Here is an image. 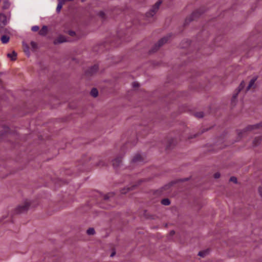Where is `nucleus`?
I'll return each mask as SVG.
<instances>
[{"label":"nucleus","mask_w":262,"mask_h":262,"mask_svg":"<svg viewBox=\"0 0 262 262\" xmlns=\"http://www.w3.org/2000/svg\"><path fill=\"white\" fill-rule=\"evenodd\" d=\"M207 254L206 251H200L199 252L198 255L201 257H204Z\"/></svg>","instance_id":"a878e982"},{"label":"nucleus","mask_w":262,"mask_h":262,"mask_svg":"<svg viewBox=\"0 0 262 262\" xmlns=\"http://www.w3.org/2000/svg\"><path fill=\"white\" fill-rule=\"evenodd\" d=\"M23 46L24 47V50H25V52L26 53V54H28V55L29 56V47H28V46L25 43H23Z\"/></svg>","instance_id":"6ab92c4d"},{"label":"nucleus","mask_w":262,"mask_h":262,"mask_svg":"<svg viewBox=\"0 0 262 262\" xmlns=\"http://www.w3.org/2000/svg\"><path fill=\"white\" fill-rule=\"evenodd\" d=\"M238 93L239 92H238V91L237 90V92L235 94H233V95L232 96V100H231L232 103H234L235 101V100H236Z\"/></svg>","instance_id":"412c9836"},{"label":"nucleus","mask_w":262,"mask_h":262,"mask_svg":"<svg viewBox=\"0 0 262 262\" xmlns=\"http://www.w3.org/2000/svg\"><path fill=\"white\" fill-rule=\"evenodd\" d=\"M30 44L32 49L35 50L37 48V46L35 42L32 41L31 42Z\"/></svg>","instance_id":"5701e85b"},{"label":"nucleus","mask_w":262,"mask_h":262,"mask_svg":"<svg viewBox=\"0 0 262 262\" xmlns=\"http://www.w3.org/2000/svg\"><path fill=\"white\" fill-rule=\"evenodd\" d=\"M168 40L167 37H165L162 38H161L160 40H159L158 42L156 45V47L158 46V48L161 47L162 45H163L164 43H165Z\"/></svg>","instance_id":"6e6552de"},{"label":"nucleus","mask_w":262,"mask_h":262,"mask_svg":"<svg viewBox=\"0 0 262 262\" xmlns=\"http://www.w3.org/2000/svg\"><path fill=\"white\" fill-rule=\"evenodd\" d=\"M10 40L9 36L4 35L1 37V41L4 44H6L9 42Z\"/></svg>","instance_id":"f8f14e48"},{"label":"nucleus","mask_w":262,"mask_h":262,"mask_svg":"<svg viewBox=\"0 0 262 262\" xmlns=\"http://www.w3.org/2000/svg\"><path fill=\"white\" fill-rule=\"evenodd\" d=\"M220 173L219 172H216L214 174V177L215 179H218L220 177Z\"/></svg>","instance_id":"c85d7f7f"},{"label":"nucleus","mask_w":262,"mask_h":262,"mask_svg":"<svg viewBox=\"0 0 262 262\" xmlns=\"http://www.w3.org/2000/svg\"><path fill=\"white\" fill-rule=\"evenodd\" d=\"M197 136H198V135H197V134H194V135H190V136H189L188 137V139H192V138H195Z\"/></svg>","instance_id":"c756f323"},{"label":"nucleus","mask_w":262,"mask_h":262,"mask_svg":"<svg viewBox=\"0 0 262 262\" xmlns=\"http://www.w3.org/2000/svg\"><path fill=\"white\" fill-rule=\"evenodd\" d=\"M86 0H81L82 2H85Z\"/></svg>","instance_id":"4c0bfd02"},{"label":"nucleus","mask_w":262,"mask_h":262,"mask_svg":"<svg viewBox=\"0 0 262 262\" xmlns=\"http://www.w3.org/2000/svg\"><path fill=\"white\" fill-rule=\"evenodd\" d=\"M115 254V252H113V253L111 254V257H113V256H114V255Z\"/></svg>","instance_id":"c9c22d12"},{"label":"nucleus","mask_w":262,"mask_h":262,"mask_svg":"<svg viewBox=\"0 0 262 262\" xmlns=\"http://www.w3.org/2000/svg\"><path fill=\"white\" fill-rule=\"evenodd\" d=\"M63 2H58V5L56 8V11L57 13H59L63 6Z\"/></svg>","instance_id":"dca6fc26"},{"label":"nucleus","mask_w":262,"mask_h":262,"mask_svg":"<svg viewBox=\"0 0 262 262\" xmlns=\"http://www.w3.org/2000/svg\"><path fill=\"white\" fill-rule=\"evenodd\" d=\"M195 116L198 118H203L204 116V114L202 112H197L194 114Z\"/></svg>","instance_id":"aec40b11"},{"label":"nucleus","mask_w":262,"mask_h":262,"mask_svg":"<svg viewBox=\"0 0 262 262\" xmlns=\"http://www.w3.org/2000/svg\"><path fill=\"white\" fill-rule=\"evenodd\" d=\"M261 140V138L260 137L255 138L253 141V146H256L260 144V141Z\"/></svg>","instance_id":"4468645a"},{"label":"nucleus","mask_w":262,"mask_h":262,"mask_svg":"<svg viewBox=\"0 0 262 262\" xmlns=\"http://www.w3.org/2000/svg\"><path fill=\"white\" fill-rule=\"evenodd\" d=\"M121 163V160L120 158H116L113 161V165L115 168L118 167Z\"/></svg>","instance_id":"1a4fd4ad"},{"label":"nucleus","mask_w":262,"mask_h":262,"mask_svg":"<svg viewBox=\"0 0 262 262\" xmlns=\"http://www.w3.org/2000/svg\"><path fill=\"white\" fill-rule=\"evenodd\" d=\"M17 53L15 51H13L12 53H8L7 57L10 58L11 60H15L16 59Z\"/></svg>","instance_id":"ddd939ff"},{"label":"nucleus","mask_w":262,"mask_h":262,"mask_svg":"<svg viewBox=\"0 0 262 262\" xmlns=\"http://www.w3.org/2000/svg\"><path fill=\"white\" fill-rule=\"evenodd\" d=\"M143 159L142 156L139 154H136L132 160V163L133 164H141L143 163Z\"/></svg>","instance_id":"7ed1b4c3"},{"label":"nucleus","mask_w":262,"mask_h":262,"mask_svg":"<svg viewBox=\"0 0 262 262\" xmlns=\"http://www.w3.org/2000/svg\"><path fill=\"white\" fill-rule=\"evenodd\" d=\"M196 15V13H195H195H193L192 14V16L193 17V16H194V15Z\"/></svg>","instance_id":"e433bc0d"},{"label":"nucleus","mask_w":262,"mask_h":262,"mask_svg":"<svg viewBox=\"0 0 262 262\" xmlns=\"http://www.w3.org/2000/svg\"><path fill=\"white\" fill-rule=\"evenodd\" d=\"M48 32V28L46 26H43L39 31V34L41 36H45Z\"/></svg>","instance_id":"9d476101"},{"label":"nucleus","mask_w":262,"mask_h":262,"mask_svg":"<svg viewBox=\"0 0 262 262\" xmlns=\"http://www.w3.org/2000/svg\"><path fill=\"white\" fill-rule=\"evenodd\" d=\"M161 203L164 205L167 206L170 204V202L168 199H164L161 201Z\"/></svg>","instance_id":"f3484780"},{"label":"nucleus","mask_w":262,"mask_h":262,"mask_svg":"<svg viewBox=\"0 0 262 262\" xmlns=\"http://www.w3.org/2000/svg\"><path fill=\"white\" fill-rule=\"evenodd\" d=\"M134 87H138L139 86V84L138 83L134 82L133 83Z\"/></svg>","instance_id":"473e14b6"},{"label":"nucleus","mask_w":262,"mask_h":262,"mask_svg":"<svg viewBox=\"0 0 262 262\" xmlns=\"http://www.w3.org/2000/svg\"><path fill=\"white\" fill-rule=\"evenodd\" d=\"M39 29V28L38 26H34L31 28V30L33 32L38 31Z\"/></svg>","instance_id":"393cba45"},{"label":"nucleus","mask_w":262,"mask_h":262,"mask_svg":"<svg viewBox=\"0 0 262 262\" xmlns=\"http://www.w3.org/2000/svg\"><path fill=\"white\" fill-rule=\"evenodd\" d=\"M68 34L70 35V36H74L75 35L76 33L74 31H69L68 32Z\"/></svg>","instance_id":"cd10ccee"},{"label":"nucleus","mask_w":262,"mask_h":262,"mask_svg":"<svg viewBox=\"0 0 262 262\" xmlns=\"http://www.w3.org/2000/svg\"><path fill=\"white\" fill-rule=\"evenodd\" d=\"M98 70V66L97 65H94L89 70V73L90 74H93L97 72Z\"/></svg>","instance_id":"9b49d317"},{"label":"nucleus","mask_w":262,"mask_h":262,"mask_svg":"<svg viewBox=\"0 0 262 262\" xmlns=\"http://www.w3.org/2000/svg\"><path fill=\"white\" fill-rule=\"evenodd\" d=\"M98 92L96 89L93 88L91 91V95L94 97H96L98 96Z\"/></svg>","instance_id":"2eb2a0df"},{"label":"nucleus","mask_w":262,"mask_h":262,"mask_svg":"<svg viewBox=\"0 0 262 262\" xmlns=\"http://www.w3.org/2000/svg\"><path fill=\"white\" fill-rule=\"evenodd\" d=\"M58 2H63V4H64V3L66 2V1H73V0H58Z\"/></svg>","instance_id":"2f4dec72"},{"label":"nucleus","mask_w":262,"mask_h":262,"mask_svg":"<svg viewBox=\"0 0 262 262\" xmlns=\"http://www.w3.org/2000/svg\"><path fill=\"white\" fill-rule=\"evenodd\" d=\"M130 190L129 188H127V191H125V189L122 190L121 193H126L128 191Z\"/></svg>","instance_id":"7c9ffc66"},{"label":"nucleus","mask_w":262,"mask_h":262,"mask_svg":"<svg viewBox=\"0 0 262 262\" xmlns=\"http://www.w3.org/2000/svg\"><path fill=\"white\" fill-rule=\"evenodd\" d=\"M7 24V17L5 15L0 13V28H3Z\"/></svg>","instance_id":"39448f33"},{"label":"nucleus","mask_w":262,"mask_h":262,"mask_svg":"<svg viewBox=\"0 0 262 262\" xmlns=\"http://www.w3.org/2000/svg\"><path fill=\"white\" fill-rule=\"evenodd\" d=\"M100 15L102 17H103L104 15V13L103 12H100L99 13Z\"/></svg>","instance_id":"f704fd0d"},{"label":"nucleus","mask_w":262,"mask_h":262,"mask_svg":"<svg viewBox=\"0 0 262 262\" xmlns=\"http://www.w3.org/2000/svg\"><path fill=\"white\" fill-rule=\"evenodd\" d=\"M104 200H108L109 199V196H108V195L107 194V195H105L104 197Z\"/></svg>","instance_id":"72a5a7b5"},{"label":"nucleus","mask_w":262,"mask_h":262,"mask_svg":"<svg viewBox=\"0 0 262 262\" xmlns=\"http://www.w3.org/2000/svg\"><path fill=\"white\" fill-rule=\"evenodd\" d=\"M10 6V3L8 1H6L4 2V6L3 7V8L5 9H8Z\"/></svg>","instance_id":"b1692460"},{"label":"nucleus","mask_w":262,"mask_h":262,"mask_svg":"<svg viewBox=\"0 0 262 262\" xmlns=\"http://www.w3.org/2000/svg\"><path fill=\"white\" fill-rule=\"evenodd\" d=\"M31 205L30 201L26 200L21 204L18 205L15 209L16 213H21L27 211Z\"/></svg>","instance_id":"f257e3e1"},{"label":"nucleus","mask_w":262,"mask_h":262,"mask_svg":"<svg viewBox=\"0 0 262 262\" xmlns=\"http://www.w3.org/2000/svg\"><path fill=\"white\" fill-rule=\"evenodd\" d=\"M171 233H172V234H173V233H174V231H171Z\"/></svg>","instance_id":"58836bf2"},{"label":"nucleus","mask_w":262,"mask_h":262,"mask_svg":"<svg viewBox=\"0 0 262 262\" xmlns=\"http://www.w3.org/2000/svg\"><path fill=\"white\" fill-rule=\"evenodd\" d=\"M256 80H257L256 77H253L252 79H251L248 86L246 88V92H248L251 89L254 88L255 87V82Z\"/></svg>","instance_id":"423d86ee"},{"label":"nucleus","mask_w":262,"mask_h":262,"mask_svg":"<svg viewBox=\"0 0 262 262\" xmlns=\"http://www.w3.org/2000/svg\"><path fill=\"white\" fill-rule=\"evenodd\" d=\"M245 86V83L244 81H242L241 84H239V86L237 88L238 92H239L241 91H242L244 87Z\"/></svg>","instance_id":"a211bd4d"},{"label":"nucleus","mask_w":262,"mask_h":262,"mask_svg":"<svg viewBox=\"0 0 262 262\" xmlns=\"http://www.w3.org/2000/svg\"><path fill=\"white\" fill-rule=\"evenodd\" d=\"M230 181H231V182H234L235 183H237V179L235 177H231L230 179Z\"/></svg>","instance_id":"bb28decb"},{"label":"nucleus","mask_w":262,"mask_h":262,"mask_svg":"<svg viewBox=\"0 0 262 262\" xmlns=\"http://www.w3.org/2000/svg\"><path fill=\"white\" fill-rule=\"evenodd\" d=\"M162 2L159 1L157 2L154 6H152L151 9L146 13V15L147 17H152L155 15L156 12L158 11Z\"/></svg>","instance_id":"f03ea898"},{"label":"nucleus","mask_w":262,"mask_h":262,"mask_svg":"<svg viewBox=\"0 0 262 262\" xmlns=\"http://www.w3.org/2000/svg\"><path fill=\"white\" fill-rule=\"evenodd\" d=\"M260 127H262V122L253 125H249L246 127V130L247 131L253 130L255 129L259 128Z\"/></svg>","instance_id":"0eeeda50"},{"label":"nucleus","mask_w":262,"mask_h":262,"mask_svg":"<svg viewBox=\"0 0 262 262\" xmlns=\"http://www.w3.org/2000/svg\"><path fill=\"white\" fill-rule=\"evenodd\" d=\"M68 41H69V40L67 39L65 36L63 35H60L56 39L54 40V43L55 45H57Z\"/></svg>","instance_id":"20e7f679"},{"label":"nucleus","mask_w":262,"mask_h":262,"mask_svg":"<svg viewBox=\"0 0 262 262\" xmlns=\"http://www.w3.org/2000/svg\"><path fill=\"white\" fill-rule=\"evenodd\" d=\"M87 233L89 235H93L95 233V230L93 228H90L87 230Z\"/></svg>","instance_id":"4be33fe9"}]
</instances>
